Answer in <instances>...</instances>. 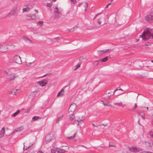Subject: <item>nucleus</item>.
<instances>
[{
	"instance_id": "nucleus-39",
	"label": "nucleus",
	"mask_w": 153,
	"mask_h": 153,
	"mask_svg": "<svg viewBox=\"0 0 153 153\" xmlns=\"http://www.w3.org/2000/svg\"><path fill=\"white\" fill-rule=\"evenodd\" d=\"M38 24H39L40 26L41 27L42 26L43 22L42 21H39L38 22Z\"/></svg>"
},
{
	"instance_id": "nucleus-20",
	"label": "nucleus",
	"mask_w": 153,
	"mask_h": 153,
	"mask_svg": "<svg viewBox=\"0 0 153 153\" xmlns=\"http://www.w3.org/2000/svg\"><path fill=\"white\" fill-rule=\"evenodd\" d=\"M23 128L22 127H19L16 129H14L13 131V133H14V132H19L21 131L23 129Z\"/></svg>"
},
{
	"instance_id": "nucleus-63",
	"label": "nucleus",
	"mask_w": 153,
	"mask_h": 153,
	"mask_svg": "<svg viewBox=\"0 0 153 153\" xmlns=\"http://www.w3.org/2000/svg\"><path fill=\"white\" fill-rule=\"evenodd\" d=\"M151 124L152 125H153V120L152 121Z\"/></svg>"
},
{
	"instance_id": "nucleus-23",
	"label": "nucleus",
	"mask_w": 153,
	"mask_h": 153,
	"mask_svg": "<svg viewBox=\"0 0 153 153\" xmlns=\"http://www.w3.org/2000/svg\"><path fill=\"white\" fill-rule=\"evenodd\" d=\"M102 101V104L105 106H111V105L109 102H108L107 103H105L103 101Z\"/></svg>"
},
{
	"instance_id": "nucleus-17",
	"label": "nucleus",
	"mask_w": 153,
	"mask_h": 153,
	"mask_svg": "<svg viewBox=\"0 0 153 153\" xmlns=\"http://www.w3.org/2000/svg\"><path fill=\"white\" fill-rule=\"evenodd\" d=\"M5 133V130L4 128H3L0 131V137H3Z\"/></svg>"
},
{
	"instance_id": "nucleus-26",
	"label": "nucleus",
	"mask_w": 153,
	"mask_h": 153,
	"mask_svg": "<svg viewBox=\"0 0 153 153\" xmlns=\"http://www.w3.org/2000/svg\"><path fill=\"white\" fill-rule=\"evenodd\" d=\"M111 91H110L107 93L106 94L107 96L106 97H107V99H109L110 98V97H111Z\"/></svg>"
},
{
	"instance_id": "nucleus-9",
	"label": "nucleus",
	"mask_w": 153,
	"mask_h": 153,
	"mask_svg": "<svg viewBox=\"0 0 153 153\" xmlns=\"http://www.w3.org/2000/svg\"><path fill=\"white\" fill-rule=\"evenodd\" d=\"M17 77V76H16V74H10L8 75L7 77V79L9 81H10L13 80H14Z\"/></svg>"
},
{
	"instance_id": "nucleus-42",
	"label": "nucleus",
	"mask_w": 153,
	"mask_h": 153,
	"mask_svg": "<svg viewBox=\"0 0 153 153\" xmlns=\"http://www.w3.org/2000/svg\"><path fill=\"white\" fill-rule=\"evenodd\" d=\"M153 133V132L152 131H149L148 132V134L150 136H151V135Z\"/></svg>"
},
{
	"instance_id": "nucleus-40",
	"label": "nucleus",
	"mask_w": 153,
	"mask_h": 153,
	"mask_svg": "<svg viewBox=\"0 0 153 153\" xmlns=\"http://www.w3.org/2000/svg\"><path fill=\"white\" fill-rule=\"evenodd\" d=\"M97 23L98 25H100L102 23L101 19H99L97 20Z\"/></svg>"
},
{
	"instance_id": "nucleus-62",
	"label": "nucleus",
	"mask_w": 153,
	"mask_h": 153,
	"mask_svg": "<svg viewBox=\"0 0 153 153\" xmlns=\"http://www.w3.org/2000/svg\"><path fill=\"white\" fill-rule=\"evenodd\" d=\"M59 38V37H56V38H55L54 39H54V40H55V39H58Z\"/></svg>"
},
{
	"instance_id": "nucleus-56",
	"label": "nucleus",
	"mask_w": 153,
	"mask_h": 153,
	"mask_svg": "<svg viewBox=\"0 0 153 153\" xmlns=\"http://www.w3.org/2000/svg\"><path fill=\"white\" fill-rule=\"evenodd\" d=\"M34 11H35L36 12V13H38V11L37 10H34Z\"/></svg>"
},
{
	"instance_id": "nucleus-12",
	"label": "nucleus",
	"mask_w": 153,
	"mask_h": 153,
	"mask_svg": "<svg viewBox=\"0 0 153 153\" xmlns=\"http://www.w3.org/2000/svg\"><path fill=\"white\" fill-rule=\"evenodd\" d=\"M37 83L42 86H44L47 84V82L46 80H44L38 81L37 82Z\"/></svg>"
},
{
	"instance_id": "nucleus-10",
	"label": "nucleus",
	"mask_w": 153,
	"mask_h": 153,
	"mask_svg": "<svg viewBox=\"0 0 153 153\" xmlns=\"http://www.w3.org/2000/svg\"><path fill=\"white\" fill-rule=\"evenodd\" d=\"M145 144L147 147H151L153 146V141L150 140L146 142Z\"/></svg>"
},
{
	"instance_id": "nucleus-28",
	"label": "nucleus",
	"mask_w": 153,
	"mask_h": 153,
	"mask_svg": "<svg viewBox=\"0 0 153 153\" xmlns=\"http://www.w3.org/2000/svg\"><path fill=\"white\" fill-rule=\"evenodd\" d=\"M32 145H30L28 146H26L24 145V147H23V150L24 151H25L27 150Z\"/></svg>"
},
{
	"instance_id": "nucleus-25",
	"label": "nucleus",
	"mask_w": 153,
	"mask_h": 153,
	"mask_svg": "<svg viewBox=\"0 0 153 153\" xmlns=\"http://www.w3.org/2000/svg\"><path fill=\"white\" fill-rule=\"evenodd\" d=\"M84 5L83 6L85 7V11H86L88 9V4L87 2H85V3L82 4Z\"/></svg>"
},
{
	"instance_id": "nucleus-8",
	"label": "nucleus",
	"mask_w": 153,
	"mask_h": 153,
	"mask_svg": "<svg viewBox=\"0 0 153 153\" xmlns=\"http://www.w3.org/2000/svg\"><path fill=\"white\" fill-rule=\"evenodd\" d=\"M65 149H63L61 148H56V151L58 153H65L67 152L66 150L69 149V147L66 146Z\"/></svg>"
},
{
	"instance_id": "nucleus-4",
	"label": "nucleus",
	"mask_w": 153,
	"mask_h": 153,
	"mask_svg": "<svg viewBox=\"0 0 153 153\" xmlns=\"http://www.w3.org/2000/svg\"><path fill=\"white\" fill-rule=\"evenodd\" d=\"M77 105L74 103H72L70 106L68 110V112L69 113H73L75 111V110L76 109Z\"/></svg>"
},
{
	"instance_id": "nucleus-53",
	"label": "nucleus",
	"mask_w": 153,
	"mask_h": 153,
	"mask_svg": "<svg viewBox=\"0 0 153 153\" xmlns=\"http://www.w3.org/2000/svg\"><path fill=\"white\" fill-rule=\"evenodd\" d=\"M108 6H108V4H107V5L105 6V9H106L108 7Z\"/></svg>"
},
{
	"instance_id": "nucleus-6",
	"label": "nucleus",
	"mask_w": 153,
	"mask_h": 153,
	"mask_svg": "<svg viewBox=\"0 0 153 153\" xmlns=\"http://www.w3.org/2000/svg\"><path fill=\"white\" fill-rule=\"evenodd\" d=\"M145 19L149 22H151L153 20V12L147 15L145 17Z\"/></svg>"
},
{
	"instance_id": "nucleus-51",
	"label": "nucleus",
	"mask_w": 153,
	"mask_h": 153,
	"mask_svg": "<svg viewBox=\"0 0 153 153\" xmlns=\"http://www.w3.org/2000/svg\"><path fill=\"white\" fill-rule=\"evenodd\" d=\"M92 125L94 127H98L99 126H96L93 124H92Z\"/></svg>"
},
{
	"instance_id": "nucleus-24",
	"label": "nucleus",
	"mask_w": 153,
	"mask_h": 153,
	"mask_svg": "<svg viewBox=\"0 0 153 153\" xmlns=\"http://www.w3.org/2000/svg\"><path fill=\"white\" fill-rule=\"evenodd\" d=\"M71 114L70 115L69 118V120L70 121L73 120L74 118V115L73 113H71Z\"/></svg>"
},
{
	"instance_id": "nucleus-19",
	"label": "nucleus",
	"mask_w": 153,
	"mask_h": 153,
	"mask_svg": "<svg viewBox=\"0 0 153 153\" xmlns=\"http://www.w3.org/2000/svg\"><path fill=\"white\" fill-rule=\"evenodd\" d=\"M114 105H117L118 106L122 107L123 108L124 107V106H125V105L123 104V103L121 102L118 103H114Z\"/></svg>"
},
{
	"instance_id": "nucleus-14",
	"label": "nucleus",
	"mask_w": 153,
	"mask_h": 153,
	"mask_svg": "<svg viewBox=\"0 0 153 153\" xmlns=\"http://www.w3.org/2000/svg\"><path fill=\"white\" fill-rule=\"evenodd\" d=\"M17 7L16 6L13 8L11 11L10 13L12 15H15L16 13V9Z\"/></svg>"
},
{
	"instance_id": "nucleus-31",
	"label": "nucleus",
	"mask_w": 153,
	"mask_h": 153,
	"mask_svg": "<svg viewBox=\"0 0 153 153\" xmlns=\"http://www.w3.org/2000/svg\"><path fill=\"white\" fill-rule=\"evenodd\" d=\"M40 117L39 116H34L32 118L33 120L35 121L39 119Z\"/></svg>"
},
{
	"instance_id": "nucleus-34",
	"label": "nucleus",
	"mask_w": 153,
	"mask_h": 153,
	"mask_svg": "<svg viewBox=\"0 0 153 153\" xmlns=\"http://www.w3.org/2000/svg\"><path fill=\"white\" fill-rule=\"evenodd\" d=\"M108 146L109 147H116L115 145L113 143H111L109 144Z\"/></svg>"
},
{
	"instance_id": "nucleus-59",
	"label": "nucleus",
	"mask_w": 153,
	"mask_h": 153,
	"mask_svg": "<svg viewBox=\"0 0 153 153\" xmlns=\"http://www.w3.org/2000/svg\"><path fill=\"white\" fill-rule=\"evenodd\" d=\"M147 152H140L139 153H146Z\"/></svg>"
},
{
	"instance_id": "nucleus-32",
	"label": "nucleus",
	"mask_w": 153,
	"mask_h": 153,
	"mask_svg": "<svg viewBox=\"0 0 153 153\" xmlns=\"http://www.w3.org/2000/svg\"><path fill=\"white\" fill-rule=\"evenodd\" d=\"M63 118V116H62L58 118L57 120H56V122L57 123H58L59 121L61 120Z\"/></svg>"
},
{
	"instance_id": "nucleus-47",
	"label": "nucleus",
	"mask_w": 153,
	"mask_h": 153,
	"mask_svg": "<svg viewBox=\"0 0 153 153\" xmlns=\"http://www.w3.org/2000/svg\"><path fill=\"white\" fill-rule=\"evenodd\" d=\"M102 13H99L97 14H96V15L95 16V17L93 18V19H94L97 16L99 15L100 14H101Z\"/></svg>"
},
{
	"instance_id": "nucleus-36",
	"label": "nucleus",
	"mask_w": 153,
	"mask_h": 153,
	"mask_svg": "<svg viewBox=\"0 0 153 153\" xmlns=\"http://www.w3.org/2000/svg\"><path fill=\"white\" fill-rule=\"evenodd\" d=\"M31 14H29L26 16V18L27 19H29L30 18H31Z\"/></svg>"
},
{
	"instance_id": "nucleus-38",
	"label": "nucleus",
	"mask_w": 153,
	"mask_h": 153,
	"mask_svg": "<svg viewBox=\"0 0 153 153\" xmlns=\"http://www.w3.org/2000/svg\"><path fill=\"white\" fill-rule=\"evenodd\" d=\"M109 49H107L105 51L104 50H100V51H101V52L103 53V54L105 53L106 52H108L109 51Z\"/></svg>"
},
{
	"instance_id": "nucleus-1",
	"label": "nucleus",
	"mask_w": 153,
	"mask_h": 153,
	"mask_svg": "<svg viewBox=\"0 0 153 153\" xmlns=\"http://www.w3.org/2000/svg\"><path fill=\"white\" fill-rule=\"evenodd\" d=\"M62 8L58 7L56 6L53 10V13L55 15V18L56 19L59 18L62 15Z\"/></svg>"
},
{
	"instance_id": "nucleus-54",
	"label": "nucleus",
	"mask_w": 153,
	"mask_h": 153,
	"mask_svg": "<svg viewBox=\"0 0 153 153\" xmlns=\"http://www.w3.org/2000/svg\"><path fill=\"white\" fill-rule=\"evenodd\" d=\"M48 75V74H46L43 75L42 76L40 77H44L46 75Z\"/></svg>"
},
{
	"instance_id": "nucleus-16",
	"label": "nucleus",
	"mask_w": 153,
	"mask_h": 153,
	"mask_svg": "<svg viewBox=\"0 0 153 153\" xmlns=\"http://www.w3.org/2000/svg\"><path fill=\"white\" fill-rule=\"evenodd\" d=\"M63 95H64V90L63 89H62L58 93L57 97H61Z\"/></svg>"
},
{
	"instance_id": "nucleus-43",
	"label": "nucleus",
	"mask_w": 153,
	"mask_h": 153,
	"mask_svg": "<svg viewBox=\"0 0 153 153\" xmlns=\"http://www.w3.org/2000/svg\"><path fill=\"white\" fill-rule=\"evenodd\" d=\"M34 61H33L32 62H30V63H27V62H25V63H27L26 64V65L27 66H29V65H30L32 63H33L34 62Z\"/></svg>"
},
{
	"instance_id": "nucleus-44",
	"label": "nucleus",
	"mask_w": 153,
	"mask_h": 153,
	"mask_svg": "<svg viewBox=\"0 0 153 153\" xmlns=\"http://www.w3.org/2000/svg\"><path fill=\"white\" fill-rule=\"evenodd\" d=\"M100 26H94L93 27V28L94 29H97L100 28Z\"/></svg>"
},
{
	"instance_id": "nucleus-35",
	"label": "nucleus",
	"mask_w": 153,
	"mask_h": 153,
	"mask_svg": "<svg viewBox=\"0 0 153 153\" xmlns=\"http://www.w3.org/2000/svg\"><path fill=\"white\" fill-rule=\"evenodd\" d=\"M36 19V17L35 15H31L30 19Z\"/></svg>"
},
{
	"instance_id": "nucleus-45",
	"label": "nucleus",
	"mask_w": 153,
	"mask_h": 153,
	"mask_svg": "<svg viewBox=\"0 0 153 153\" xmlns=\"http://www.w3.org/2000/svg\"><path fill=\"white\" fill-rule=\"evenodd\" d=\"M51 153H55L56 151L54 149H51Z\"/></svg>"
},
{
	"instance_id": "nucleus-30",
	"label": "nucleus",
	"mask_w": 153,
	"mask_h": 153,
	"mask_svg": "<svg viewBox=\"0 0 153 153\" xmlns=\"http://www.w3.org/2000/svg\"><path fill=\"white\" fill-rule=\"evenodd\" d=\"M100 61V60H97L95 61L93 64L94 67L96 66L99 64V62Z\"/></svg>"
},
{
	"instance_id": "nucleus-33",
	"label": "nucleus",
	"mask_w": 153,
	"mask_h": 153,
	"mask_svg": "<svg viewBox=\"0 0 153 153\" xmlns=\"http://www.w3.org/2000/svg\"><path fill=\"white\" fill-rule=\"evenodd\" d=\"M76 133H75L74 135L72 136H71L68 138V139L70 140H72L74 139L76 136Z\"/></svg>"
},
{
	"instance_id": "nucleus-11",
	"label": "nucleus",
	"mask_w": 153,
	"mask_h": 153,
	"mask_svg": "<svg viewBox=\"0 0 153 153\" xmlns=\"http://www.w3.org/2000/svg\"><path fill=\"white\" fill-rule=\"evenodd\" d=\"M7 50V47L6 45H0V52H4Z\"/></svg>"
},
{
	"instance_id": "nucleus-48",
	"label": "nucleus",
	"mask_w": 153,
	"mask_h": 153,
	"mask_svg": "<svg viewBox=\"0 0 153 153\" xmlns=\"http://www.w3.org/2000/svg\"><path fill=\"white\" fill-rule=\"evenodd\" d=\"M137 105L136 103H135L134 105V108L133 109V110H134L137 107Z\"/></svg>"
},
{
	"instance_id": "nucleus-2",
	"label": "nucleus",
	"mask_w": 153,
	"mask_h": 153,
	"mask_svg": "<svg viewBox=\"0 0 153 153\" xmlns=\"http://www.w3.org/2000/svg\"><path fill=\"white\" fill-rule=\"evenodd\" d=\"M142 38L143 39L147 40L149 39L152 38L153 39V34L151 33L149 30L144 31L142 35Z\"/></svg>"
},
{
	"instance_id": "nucleus-21",
	"label": "nucleus",
	"mask_w": 153,
	"mask_h": 153,
	"mask_svg": "<svg viewBox=\"0 0 153 153\" xmlns=\"http://www.w3.org/2000/svg\"><path fill=\"white\" fill-rule=\"evenodd\" d=\"M31 8H30L28 6H26L25 7H24L23 8V12H26L29 11L31 9Z\"/></svg>"
},
{
	"instance_id": "nucleus-57",
	"label": "nucleus",
	"mask_w": 153,
	"mask_h": 153,
	"mask_svg": "<svg viewBox=\"0 0 153 153\" xmlns=\"http://www.w3.org/2000/svg\"><path fill=\"white\" fill-rule=\"evenodd\" d=\"M152 138H153V133L151 135V136H150Z\"/></svg>"
},
{
	"instance_id": "nucleus-7",
	"label": "nucleus",
	"mask_w": 153,
	"mask_h": 153,
	"mask_svg": "<svg viewBox=\"0 0 153 153\" xmlns=\"http://www.w3.org/2000/svg\"><path fill=\"white\" fill-rule=\"evenodd\" d=\"M85 119L84 116L82 115L81 114H79L75 117V120H76L78 122L83 121Z\"/></svg>"
},
{
	"instance_id": "nucleus-22",
	"label": "nucleus",
	"mask_w": 153,
	"mask_h": 153,
	"mask_svg": "<svg viewBox=\"0 0 153 153\" xmlns=\"http://www.w3.org/2000/svg\"><path fill=\"white\" fill-rule=\"evenodd\" d=\"M17 91V90H16L15 89H13L12 90L9 91V94H13V95H15L16 94V91Z\"/></svg>"
},
{
	"instance_id": "nucleus-3",
	"label": "nucleus",
	"mask_w": 153,
	"mask_h": 153,
	"mask_svg": "<svg viewBox=\"0 0 153 153\" xmlns=\"http://www.w3.org/2000/svg\"><path fill=\"white\" fill-rule=\"evenodd\" d=\"M55 135L53 133H51L47 134L45 138L46 142H50L55 139Z\"/></svg>"
},
{
	"instance_id": "nucleus-18",
	"label": "nucleus",
	"mask_w": 153,
	"mask_h": 153,
	"mask_svg": "<svg viewBox=\"0 0 153 153\" xmlns=\"http://www.w3.org/2000/svg\"><path fill=\"white\" fill-rule=\"evenodd\" d=\"M130 150L134 152H137L139 151V150L136 147H132L130 149Z\"/></svg>"
},
{
	"instance_id": "nucleus-37",
	"label": "nucleus",
	"mask_w": 153,
	"mask_h": 153,
	"mask_svg": "<svg viewBox=\"0 0 153 153\" xmlns=\"http://www.w3.org/2000/svg\"><path fill=\"white\" fill-rule=\"evenodd\" d=\"M81 64H78L76 66V68L74 69V71L76 70L77 69L80 67Z\"/></svg>"
},
{
	"instance_id": "nucleus-49",
	"label": "nucleus",
	"mask_w": 153,
	"mask_h": 153,
	"mask_svg": "<svg viewBox=\"0 0 153 153\" xmlns=\"http://www.w3.org/2000/svg\"><path fill=\"white\" fill-rule=\"evenodd\" d=\"M71 1L74 3L75 4L76 3V0H71Z\"/></svg>"
},
{
	"instance_id": "nucleus-46",
	"label": "nucleus",
	"mask_w": 153,
	"mask_h": 153,
	"mask_svg": "<svg viewBox=\"0 0 153 153\" xmlns=\"http://www.w3.org/2000/svg\"><path fill=\"white\" fill-rule=\"evenodd\" d=\"M98 54V55H102L103 54V53L101 52V51H99L97 52Z\"/></svg>"
},
{
	"instance_id": "nucleus-61",
	"label": "nucleus",
	"mask_w": 153,
	"mask_h": 153,
	"mask_svg": "<svg viewBox=\"0 0 153 153\" xmlns=\"http://www.w3.org/2000/svg\"><path fill=\"white\" fill-rule=\"evenodd\" d=\"M83 59L82 57H81L80 58H79V60H82V59Z\"/></svg>"
},
{
	"instance_id": "nucleus-5",
	"label": "nucleus",
	"mask_w": 153,
	"mask_h": 153,
	"mask_svg": "<svg viewBox=\"0 0 153 153\" xmlns=\"http://www.w3.org/2000/svg\"><path fill=\"white\" fill-rule=\"evenodd\" d=\"M14 63H17L19 64H22V61L19 56L16 55L13 58Z\"/></svg>"
},
{
	"instance_id": "nucleus-29",
	"label": "nucleus",
	"mask_w": 153,
	"mask_h": 153,
	"mask_svg": "<svg viewBox=\"0 0 153 153\" xmlns=\"http://www.w3.org/2000/svg\"><path fill=\"white\" fill-rule=\"evenodd\" d=\"M108 59L107 57H105L103 58L100 61L101 62H105L106 61H107Z\"/></svg>"
},
{
	"instance_id": "nucleus-55",
	"label": "nucleus",
	"mask_w": 153,
	"mask_h": 153,
	"mask_svg": "<svg viewBox=\"0 0 153 153\" xmlns=\"http://www.w3.org/2000/svg\"><path fill=\"white\" fill-rule=\"evenodd\" d=\"M118 90V89H116V90L114 91V93H113V94H115V92L117 91Z\"/></svg>"
},
{
	"instance_id": "nucleus-50",
	"label": "nucleus",
	"mask_w": 153,
	"mask_h": 153,
	"mask_svg": "<svg viewBox=\"0 0 153 153\" xmlns=\"http://www.w3.org/2000/svg\"><path fill=\"white\" fill-rule=\"evenodd\" d=\"M4 73H5V74H8V72H7V71H6V70H4Z\"/></svg>"
},
{
	"instance_id": "nucleus-58",
	"label": "nucleus",
	"mask_w": 153,
	"mask_h": 153,
	"mask_svg": "<svg viewBox=\"0 0 153 153\" xmlns=\"http://www.w3.org/2000/svg\"><path fill=\"white\" fill-rule=\"evenodd\" d=\"M50 4H49V3H47V6L48 7H50Z\"/></svg>"
},
{
	"instance_id": "nucleus-52",
	"label": "nucleus",
	"mask_w": 153,
	"mask_h": 153,
	"mask_svg": "<svg viewBox=\"0 0 153 153\" xmlns=\"http://www.w3.org/2000/svg\"><path fill=\"white\" fill-rule=\"evenodd\" d=\"M37 153H43V152L41 151H39L37 152Z\"/></svg>"
},
{
	"instance_id": "nucleus-41",
	"label": "nucleus",
	"mask_w": 153,
	"mask_h": 153,
	"mask_svg": "<svg viewBox=\"0 0 153 153\" xmlns=\"http://www.w3.org/2000/svg\"><path fill=\"white\" fill-rule=\"evenodd\" d=\"M140 115L141 117L144 119H145V114L144 113H143L142 114H141L140 113Z\"/></svg>"
},
{
	"instance_id": "nucleus-15",
	"label": "nucleus",
	"mask_w": 153,
	"mask_h": 153,
	"mask_svg": "<svg viewBox=\"0 0 153 153\" xmlns=\"http://www.w3.org/2000/svg\"><path fill=\"white\" fill-rule=\"evenodd\" d=\"M14 62L13 59H9L7 61V64L9 66H10L14 63Z\"/></svg>"
},
{
	"instance_id": "nucleus-60",
	"label": "nucleus",
	"mask_w": 153,
	"mask_h": 153,
	"mask_svg": "<svg viewBox=\"0 0 153 153\" xmlns=\"http://www.w3.org/2000/svg\"><path fill=\"white\" fill-rule=\"evenodd\" d=\"M81 146H83V147H84L85 148H86V149H88V148H87V147H85V146H83V145H82Z\"/></svg>"
},
{
	"instance_id": "nucleus-13",
	"label": "nucleus",
	"mask_w": 153,
	"mask_h": 153,
	"mask_svg": "<svg viewBox=\"0 0 153 153\" xmlns=\"http://www.w3.org/2000/svg\"><path fill=\"white\" fill-rule=\"evenodd\" d=\"M23 39L26 42L28 43H33V42L28 38L26 36H23L22 37Z\"/></svg>"
},
{
	"instance_id": "nucleus-64",
	"label": "nucleus",
	"mask_w": 153,
	"mask_h": 153,
	"mask_svg": "<svg viewBox=\"0 0 153 153\" xmlns=\"http://www.w3.org/2000/svg\"><path fill=\"white\" fill-rule=\"evenodd\" d=\"M146 153H153L150 152H147Z\"/></svg>"
},
{
	"instance_id": "nucleus-27",
	"label": "nucleus",
	"mask_w": 153,
	"mask_h": 153,
	"mask_svg": "<svg viewBox=\"0 0 153 153\" xmlns=\"http://www.w3.org/2000/svg\"><path fill=\"white\" fill-rule=\"evenodd\" d=\"M20 111L19 110H18L16 112L11 115V116L13 117H15L19 113Z\"/></svg>"
}]
</instances>
